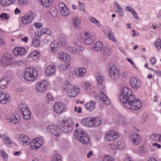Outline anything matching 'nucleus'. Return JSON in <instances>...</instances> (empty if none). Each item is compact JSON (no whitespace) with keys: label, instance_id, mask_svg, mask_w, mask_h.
Instances as JSON below:
<instances>
[{"label":"nucleus","instance_id":"nucleus-63","mask_svg":"<svg viewBox=\"0 0 161 161\" xmlns=\"http://www.w3.org/2000/svg\"><path fill=\"white\" fill-rule=\"evenodd\" d=\"M126 60L128 62H130V64L132 65L134 68H136V66L135 65L134 62L131 58H127Z\"/></svg>","mask_w":161,"mask_h":161},{"label":"nucleus","instance_id":"nucleus-11","mask_svg":"<svg viewBox=\"0 0 161 161\" xmlns=\"http://www.w3.org/2000/svg\"><path fill=\"white\" fill-rule=\"evenodd\" d=\"M48 85V82L47 80H42L38 82L36 84V90L38 92L43 93L47 90Z\"/></svg>","mask_w":161,"mask_h":161},{"label":"nucleus","instance_id":"nucleus-18","mask_svg":"<svg viewBox=\"0 0 161 161\" xmlns=\"http://www.w3.org/2000/svg\"><path fill=\"white\" fill-rule=\"evenodd\" d=\"M17 140L20 144L26 146L30 143L31 140L27 136L23 134H18L17 136Z\"/></svg>","mask_w":161,"mask_h":161},{"label":"nucleus","instance_id":"nucleus-6","mask_svg":"<svg viewBox=\"0 0 161 161\" xmlns=\"http://www.w3.org/2000/svg\"><path fill=\"white\" fill-rule=\"evenodd\" d=\"M36 17V15L32 10H29L27 13L21 17L20 21L23 25H26L30 23Z\"/></svg>","mask_w":161,"mask_h":161},{"label":"nucleus","instance_id":"nucleus-28","mask_svg":"<svg viewBox=\"0 0 161 161\" xmlns=\"http://www.w3.org/2000/svg\"><path fill=\"white\" fill-rule=\"evenodd\" d=\"M105 32L107 34L108 38L111 41L115 42V38L110 28L108 26H107L105 27Z\"/></svg>","mask_w":161,"mask_h":161},{"label":"nucleus","instance_id":"nucleus-5","mask_svg":"<svg viewBox=\"0 0 161 161\" xmlns=\"http://www.w3.org/2000/svg\"><path fill=\"white\" fill-rule=\"evenodd\" d=\"M80 38L82 42L87 45L92 44L96 40L94 37L91 35L90 33L86 31H83L81 32Z\"/></svg>","mask_w":161,"mask_h":161},{"label":"nucleus","instance_id":"nucleus-25","mask_svg":"<svg viewBox=\"0 0 161 161\" xmlns=\"http://www.w3.org/2000/svg\"><path fill=\"white\" fill-rule=\"evenodd\" d=\"M56 70V67L54 65L48 66L45 69V72L47 76H51L54 75Z\"/></svg>","mask_w":161,"mask_h":161},{"label":"nucleus","instance_id":"nucleus-21","mask_svg":"<svg viewBox=\"0 0 161 161\" xmlns=\"http://www.w3.org/2000/svg\"><path fill=\"white\" fill-rule=\"evenodd\" d=\"M131 142L134 145H136L139 144L141 141V137L137 134H134L130 137Z\"/></svg>","mask_w":161,"mask_h":161},{"label":"nucleus","instance_id":"nucleus-47","mask_svg":"<svg viewBox=\"0 0 161 161\" xmlns=\"http://www.w3.org/2000/svg\"><path fill=\"white\" fill-rule=\"evenodd\" d=\"M40 40L34 38L32 40V45L35 47H39L40 45Z\"/></svg>","mask_w":161,"mask_h":161},{"label":"nucleus","instance_id":"nucleus-3","mask_svg":"<svg viewBox=\"0 0 161 161\" xmlns=\"http://www.w3.org/2000/svg\"><path fill=\"white\" fill-rule=\"evenodd\" d=\"M128 101L124 103V106L127 108L132 110H138L142 106L140 100L136 99L135 96H132L129 98Z\"/></svg>","mask_w":161,"mask_h":161},{"label":"nucleus","instance_id":"nucleus-35","mask_svg":"<svg viewBox=\"0 0 161 161\" xmlns=\"http://www.w3.org/2000/svg\"><path fill=\"white\" fill-rule=\"evenodd\" d=\"M92 121L93 124L92 126L93 127L99 126L102 122V120L99 117H92Z\"/></svg>","mask_w":161,"mask_h":161},{"label":"nucleus","instance_id":"nucleus-2","mask_svg":"<svg viewBox=\"0 0 161 161\" xmlns=\"http://www.w3.org/2000/svg\"><path fill=\"white\" fill-rule=\"evenodd\" d=\"M38 75L37 70L32 67H28L25 69L23 76L27 81L31 82L36 80Z\"/></svg>","mask_w":161,"mask_h":161},{"label":"nucleus","instance_id":"nucleus-27","mask_svg":"<svg viewBox=\"0 0 161 161\" xmlns=\"http://www.w3.org/2000/svg\"><path fill=\"white\" fill-rule=\"evenodd\" d=\"M86 69L82 67L77 69L75 70V75L78 77H82L86 74Z\"/></svg>","mask_w":161,"mask_h":161},{"label":"nucleus","instance_id":"nucleus-31","mask_svg":"<svg viewBox=\"0 0 161 161\" xmlns=\"http://www.w3.org/2000/svg\"><path fill=\"white\" fill-rule=\"evenodd\" d=\"M53 0H38L42 6L48 8L52 4Z\"/></svg>","mask_w":161,"mask_h":161},{"label":"nucleus","instance_id":"nucleus-55","mask_svg":"<svg viewBox=\"0 0 161 161\" xmlns=\"http://www.w3.org/2000/svg\"><path fill=\"white\" fill-rule=\"evenodd\" d=\"M119 73V79H121V78H125L127 76V74L125 72H121L120 70Z\"/></svg>","mask_w":161,"mask_h":161},{"label":"nucleus","instance_id":"nucleus-12","mask_svg":"<svg viewBox=\"0 0 161 161\" xmlns=\"http://www.w3.org/2000/svg\"><path fill=\"white\" fill-rule=\"evenodd\" d=\"M46 130L49 134L56 136H59L61 134V130L56 125H50L48 126Z\"/></svg>","mask_w":161,"mask_h":161},{"label":"nucleus","instance_id":"nucleus-7","mask_svg":"<svg viewBox=\"0 0 161 161\" xmlns=\"http://www.w3.org/2000/svg\"><path fill=\"white\" fill-rule=\"evenodd\" d=\"M134 96L132 94L131 90L128 87H125L122 90L120 96V100L121 102L124 103L130 99V97Z\"/></svg>","mask_w":161,"mask_h":161},{"label":"nucleus","instance_id":"nucleus-14","mask_svg":"<svg viewBox=\"0 0 161 161\" xmlns=\"http://www.w3.org/2000/svg\"><path fill=\"white\" fill-rule=\"evenodd\" d=\"M20 112L21 113L24 119L28 120L31 118V114L30 111L27 105L25 104H20L19 105Z\"/></svg>","mask_w":161,"mask_h":161},{"label":"nucleus","instance_id":"nucleus-49","mask_svg":"<svg viewBox=\"0 0 161 161\" xmlns=\"http://www.w3.org/2000/svg\"><path fill=\"white\" fill-rule=\"evenodd\" d=\"M154 44L157 48H159L160 47L161 49V40L159 38H157L155 40Z\"/></svg>","mask_w":161,"mask_h":161},{"label":"nucleus","instance_id":"nucleus-36","mask_svg":"<svg viewBox=\"0 0 161 161\" xmlns=\"http://www.w3.org/2000/svg\"><path fill=\"white\" fill-rule=\"evenodd\" d=\"M15 0H0V4L3 7H7L13 3Z\"/></svg>","mask_w":161,"mask_h":161},{"label":"nucleus","instance_id":"nucleus-62","mask_svg":"<svg viewBox=\"0 0 161 161\" xmlns=\"http://www.w3.org/2000/svg\"><path fill=\"white\" fill-rule=\"evenodd\" d=\"M60 69L62 70H65L67 69V66L65 64H62L60 66Z\"/></svg>","mask_w":161,"mask_h":161},{"label":"nucleus","instance_id":"nucleus-48","mask_svg":"<svg viewBox=\"0 0 161 161\" xmlns=\"http://www.w3.org/2000/svg\"><path fill=\"white\" fill-rule=\"evenodd\" d=\"M51 31L47 28H43L41 31V34L42 35L45 34L51 35Z\"/></svg>","mask_w":161,"mask_h":161},{"label":"nucleus","instance_id":"nucleus-22","mask_svg":"<svg viewBox=\"0 0 161 161\" xmlns=\"http://www.w3.org/2000/svg\"><path fill=\"white\" fill-rule=\"evenodd\" d=\"M26 50L23 47H16L13 51V54L16 56H21L26 53Z\"/></svg>","mask_w":161,"mask_h":161},{"label":"nucleus","instance_id":"nucleus-17","mask_svg":"<svg viewBox=\"0 0 161 161\" xmlns=\"http://www.w3.org/2000/svg\"><path fill=\"white\" fill-rule=\"evenodd\" d=\"M141 80L137 77H132L130 80V85L132 89H137L141 87Z\"/></svg>","mask_w":161,"mask_h":161},{"label":"nucleus","instance_id":"nucleus-32","mask_svg":"<svg viewBox=\"0 0 161 161\" xmlns=\"http://www.w3.org/2000/svg\"><path fill=\"white\" fill-rule=\"evenodd\" d=\"M103 47V44L101 42H97L93 45L92 48L94 51L97 52L99 51H101Z\"/></svg>","mask_w":161,"mask_h":161},{"label":"nucleus","instance_id":"nucleus-61","mask_svg":"<svg viewBox=\"0 0 161 161\" xmlns=\"http://www.w3.org/2000/svg\"><path fill=\"white\" fill-rule=\"evenodd\" d=\"M125 10L126 11H129L132 13V12L134 11V9L131 7L128 6L125 7Z\"/></svg>","mask_w":161,"mask_h":161},{"label":"nucleus","instance_id":"nucleus-8","mask_svg":"<svg viewBox=\"0 0 161 161\" xmlns=\"http://www.w3.org/2000/svg\"><path fill=\"white\" fill-rule=\"evenodd\" d=\"M108 72L109 75L113 80L116 81L119 79V69L115 66L113 65L110 66L108 68Z\"/></svg>","mask_w":161,"mask_h":161},{"label":"nucleus","instance_id":"nucleus-43","mask_svg":"<svg viewBox=\"0 0 161 161\" xmlns=\"http://www.w3.org/2000/svg\"><path fill=\"white\" fill-rule=\"evenodd\" d=\"M51 161H62L61 156L57 153H55L52 157Z\"/></svg>","mask_w":161,"mask_h":161},{"label":"nucleus","instance_id":"nucleus-33","mask_svg":"<svg viewBox=\"0 0 161 161\" xmlns=\"http://www.w3.org/2000/svg\"><path fill=\"white\" fill-rule=\"evenodd\" d=\"M99 96L102 101L105 104H108L110 103V100L107 97L105 94L103 92H100L99 93Z\"/></svg>","mask_w":161,"mask_h":161},{"label":"nucleus","instance_id":"nucleus-24","mask_svg":"<svg viewBox=\"0 0 161 161\" xmlns=\"http://www.w3.org/2000/svg\"><path fill=\"white\" fill-rule=\"evenodd\" d=\"M9 96L8 94L0 91V103L6 104L9 101Z\"/></svg>","mask_w":161,"mask_h":161},{"label":"nucleus","instance_id":"nucleus-56","mask_svg":"<svg viewBox=\"0 0 161 161\" xmlns=\"http://www.w3.org/2000/svg\"><path fill=\"white\" fill-rule=\"evenodd\" d=\"M79 8L81 11H85V5L84 4L79 2Z\"/></svg>","mask_w":161,"mask_h":161},{"label":"nucleus","instance_id":"nucleus-34","mask_svg":"<svg viewBox=\"0 0 161 161\" xmlns=\"http://www.w3.org/2000/svg\"><path fill=\"white\" fill-rule=\"evenodd\" d=\"M72 22L74 26L76 28L79 27L81 22L80 19L77 16H74L72 19Z\"/></svg>","mask_w":161,"mask_h":161},{"label":"nucleus","instance_id":"nucleus-50","mask_svg":"<svg viewBox=\"0 0 161 161\" xmlns=\"http://www.w3.org/2000/svg\"><path fill=\"white\" fill-rule=\"evenodd\" d=\"M102 161H114V160L111 156L106 155L103 157Z\"/></svg>","mask_w":161,"mask_h":161},{"label":"nucleus","instance_id":"nucleus-37","mask_svg":"<svg viewBox=\"0 0 161 161\" xmlns=\"http://www.w3.org/2000/svg\"><path fill=\"white\" fill-rule=\"evenodd\" d=\"M82 87L86 90L90 91L93 88V86L89 82L86 81L83 83Z\"/></svg>","mask_w":161,"mask_h":161},{"label":"nucleus","instance_id":"nucleus-9","mask_svg":"<svg viewBox=\"0 0 161 161\" xmlns=\"http://www.w3.org/2000/svg\"><path fill=\"white\" fill-rule=\"evenodd\" d=\"M65 132H69L73 130L74 123L72 120L70 119H63L61 123Z\"/></svg>","mask_w":161,"mask_h":161},{"label":"nucleus","instance_id":"nucleus-20","mask_svg":"<svg viewBox=\"0 0 161 161\" xmlns=\"http://www.w3.org/2000/svg\"><path fill=\"white\" fill-rule=\"evenodd\" d=\"M58 6L60 8V12L62 16H68L70 14L69 9L64 3L60 2L58 4Z\"/></svg>","mask_w":161,"mask_h":161},{"label":"nucleus","instance_id":"nucleus-15","mask_svg":"<svg viewBox=\"0 0 161 161\" xmlns=\"http://www.w3.org/2000/svg\"><path fill=\"white\" fill-rule=\"evenodd\" d=\"M119 137V134L115 131L110 130L105 135V140L108 142L112 141Z\"/></svg>","mask_w":161,"mask_h":161},{"label":"nucleus","instance_id":"nucleus-39","mask_svg":"<svg viewBox=\"0 0 161 161\" xmlns=\"http://www.w3.org/2000/svg\"><path fill=\"white\" fill-rule=\"evenodd\" d=\"M66 51L72 54H76L77 53V49L75 47L71 46H68L66 49Z\"/></svg>","mask_w":161,"mask_h":161},{"label":"nucleus","instance_id":"nucleus-60","mask_svg":"<svg viewBox=\"0 0 161 161\" xmlns=\"http://www.w3.org/2000/svg\"><path fill=\"white\" fill-rule=\"evenodd\" d=\"M74 111L77 112L78 113L80 114L81 113V107H79L78 108L75 106L74 108Z\"/></svg>","mask_w":161,"mask_h":161},{"label":"nucleus","instance_id":"nucleus-38","mask_svg":"<svg viewBox=\"0 0 161 161\" xmlns=\"http://www.w3.org/2000/svg\"><path fill=\"white\" fill-rule=\"evenodd\" d=\"M8 80L6 78H4L0 80V88L4 89L7 87L8 83Z\"/></svg>","mask_w":161,"mask_h":161},{"label":"nucleus","instance_id":"nucleus-4","mask_svg":"<svg viewBox=\"0 0 161 161\" xmlns=\"http://www.w3.org/2000/svg\"><path fill=\"white\" fill-rule=\"evenodd\" d=\"M75 136L79 141L84 144L90 143V139L88 134L81 129L76 130L74 133Z\"/></svg>","mask_w":161,"mask_h":161},{"label":"nucleus","instance_id":"nucleus-26","mask_svg":"<svg viewBox=\"0 0 161 161\" xmlns=\"http://www.w3.org/2000/svg\"><path fill=\"white\" fill-rule=\"evenodd\" d=\"M81 123L85 126L89 127L92 126V117L86 118L82 119Z\"/></svg>","mask_w":161,"mask_h":161},{"label":"nucleus","instance_id":"nucleus-64","mask_svg":"<svg viewBox=\"0 0 161 161\" xmlns=\"http://www.w3.org/2000/svg\"><path fill=\"white\" fill-rule=\"evenodd\" d=\"M51 44H53V46H54L56 48L58 47L59 46L58 42L55 41L52 42Z\"/></svg>","mask_w":161,"mask_h":161},{"label":"nucleus","instance_id":"nucleus-59","mask_svg":"<svg viewBox=\"0 0 161 161\" xmlns=\"http://www.w3.org/2000/svg\"><path fill=\"white\" fill-rule=\"evenodd\" d=\"M151 70L153 71L157 76L161 77V71L155 70L153 69H151Z\"/></svg>","mask_w":161,"mask_h":161},{"label":"nucleus","instance_id":"nucleus-44","mask_svg":"<svg viewBox=\"0 0 161 161\" xmlns=\"http://www.w3.org/2000/svg\"><path fill=\"white\" fill-rule=\"evenodd\" d=\"M110 148L114 151L118 150L117 141H115L109 144Z\"/></svg>","mask_w":161,"mask_h":161},{"label":"nucleus","instance_id":"nucleus-58","mask_svg":"<svg viewBox=\"0 0 161 161\" xmlns=\"http://www.w3.org/2000/svg\"><path fill=\"white\" fill-rule=\"evenodd\" d=\"M114 8L115 10L117 9H119L122 8L121 6L116 1H115L114 3Z\"/></svg>","mask_w":161,"mask_h":161},{"label":"nucleus","instance_id":"nucleus-53","mask_svg":"<svg viewBox=\"0 0 161 161\" xmlns=\"http://www.w3.org/2000/svg\"><path fill=\"white\" fill-rule=\"evenodd\" d=\"M10 17L9 14L5 13H2L0 15V18L3 19L8 20L9 19Z\"/></svg>","mask_w":161,"mask_h":161},{"label":"nucleus","instance_id":"nucleus-29","mask_svg":"<svg viewBox=\"0 0 161 161\" xmlns=\"http://www.w3.org/2000/svg\"><path fill=\"white\" fill-rule=\"evenodd\" d=\"M40 56V53L39 52L35 51L32 52L28 55V58H31L32 60H35L39 59Z\"/></svg>","mask_w":161,"mask_h":161},{"label":"nucleus","instance_id":"nucleus-42","mask_svg":"<svg viewBox=\"0 0 161 161\" xmlns=\"http://www.w3.org/2000/svg\"><path fill=\"white\" fill-rule=\"evenodd\" d=\"M111 49L108 47H103L101 51V53L104 55L109 54L111 52Z\"/></svg>","mask_w":161,"mask_h":161},{"label":"nucleus","instance_id":"nucleus-45","mask_svg":"<svg viewBox=\"0 0 161 161\" xmlns=\"http://www.w3.org/2000/svg\"><path fill=\"white\" fill-rule=\"evenodd\" d=\"M118 150H123L125 148V143L121 141H117Z\"/></svg>","mask_w":161,"mask_h":161},{"label":"nucleus","instance_id":"nucleus-23","mask_svg":"<svg viewBox=\"0 0 161 161\" xmlns=\"http://www.w3.org/2000/svg\"><path fill=\"white\" fill-rule=\"evenodd\" d=\"M31 144L34 145L35 149L36 150L41 147L43 144V140L42 138H37L32 140Z\"/></svg>","mask_w":161,"mask_h":161},{"label":"nucleus","instance_id":"nucleus-13","mask_svg":"<svg viewBox=\"0 0 161 161\" xmlns=\"http://www.w3.org/2000/svg\"><path fill=\"white\" fill-rule=\"evenodd\" d=\"M6 119L8 122L14 125L18 124L20 121V116L14 114H11L7 115Z\"/></svg>","mask_w":161,"mask_h":161},{"label":"nucleus","instance_id":"nucleus-54","mask_svg":"<svg viewBox=\"0 0 161 161\" xmlns=\"http://www.w3.org/2000/svg\"><path fill=\"white\" fill-rule=\"evenodd\" d=\"M150 63L152 65H154L157 62L156 58L154 57L151 58L150 59Z\"/></svg>","mask_w":161,"mask_h":161},{"label":"nucleus","instance_id":"nucleus-52","mask_svg":"<svg viewBox=\"0 0 161 161\" xmlns=\"http://www.w3.org/2000/svg\"><path fill=\"white\" fill-rule=\"evenodd\" d=\"M96 79L97 82L99 84H101L103 82V77L99 74L97 73L96 75Z\"/></svg>","mask_w":161,"mask_h":161},{"label":"nucleus","instance_id":"nucleus-51","mask_svg":"<svg viewBox=\"0 0 161 161\" xmlns=\"http://www.w3.org/2000/svg\"><path fill=\"white\" fill-rule=\"evenodd\" d=\"M28 3V0H18V4L21 6L25 5Z\"/></svg>","mask_w":161,"mask_h":161},{"label":"nucleus","instance_id":"nucleus-30","mask_svg":"<svg viewBox=\"0 0 161 161\" xmlns=\"http://www.w3.org/2000/svg\"><path fill=\"white\" fill-rule=\"evenodd\" d=\"M96 103L92 101H90L85 104L86 109L89 111H92L95 108Z\"/></svg>","mask_w":161,"mask_h":161},{"label":"nucleus","instance_id":"nucleus-16","mask_svg":"<svg viewBox=\"0 0 161 161\" xmlns=\"http://www.w3.org/2000/svg\"><path fill=\"white\" fill-rule=\"evenodd\" d=\"M53 109L56 114H61L65 111V106L62 103H56L53 105Z\"/></svg>","mask_w":161,"mask_h":161},{"label":"nucleus","instance_id":"nucleus-19","mask_svg":"<svg viewBox=\"0 0 161 161\" xmlns=\"http://www.w3.org/2000/svg\"><path fill=\"white\" fill-rule=\"evenodd\" d=\"M58 58L65 63H69L71 60V56L68 53L64 52H60L58 53Z\"/></svg>","mask_w":161,"mask_h":161},{"label":"nucleus","instance_id":"nucleus-10","mask_svg":"<svg viewBox=\"0 0 161 161\" xmlns=\"http://www.w3.org/2000/svg\"><path fill=\"white\" fill-rule=\"evenodd\" d=\"M1 65L4 67H6L14 63L13 58L11 55L8 53H5L0 59Z\"/></svg>","mask_w":161,"mask_h":161},{"label":"nucleus","instance_id":"nucleus-46","mask_svg":"<svg viewBox=\"0 0 161 161\" xmlns=\"http://www.w3.org/2000/svg\"><path fill=\"white\" fill-rule=\"evenodd\" d=\"M0 153L3 157L4 161H7L8 159V155L5 151L3 149H0Z\"/></svg>","mask_w":161,"mask_h":161},{"label":"nucleus","instance_id":"nucleus-57","mask_svg":"<svg viewBox=\"0 0 161 161\" xmlns=\"http://www.w3.org/2000/svg\"><path fill=\"white\" fill-rule=\"evenodd\" d=\"M34 25L36 28L40 29L42 26V24L39 22L35 23H34Z\"/></svg>","mask_w":161,"mask_h":161},{"label":"nucleus","instance_id":"nucleus-41","mask_svg":"<svg viewBox=\"0 0 161 161\" xmlns=\"http://www.w3.org/2000/svg\"><path fill=\"white\" fill-rule=\"evenodd\" d=\"M152 139L156 142H161V134H154L151 136Z\"/></svg>","mask_w":161,"mask_h":161},{"label":"nucleus","instance_id":"nucleus-40","mask_svg":"<svg viewBox=\"0 0 161 161\" xmlns=\"http://www.w3.org/2000/svg\"><path fill=\"white\" fill-rule=\"evenodd\" d=\"M88 20L92 23L93 24L99 27H100V22L95 17L91 16L89 17H88Z\"/></svg>","mask_w":161,"mask_h":161},{"label":"nucleus","instance_id":"nucleus-1","mask_svg":"<svg viewBox=\"0 0 161 161\" xmlns=\"http://www.w3.org/2000/svg\"><path fill=\"white\" fill-rule=\"evenodd\" d=\"M62 89L64 91L67 92V95L69 98L76 97L79 94L80 91V88L78 86L69 84L63 85Z\"/></svg>","mask_w":161,"mask_h":161}]
</instances>
